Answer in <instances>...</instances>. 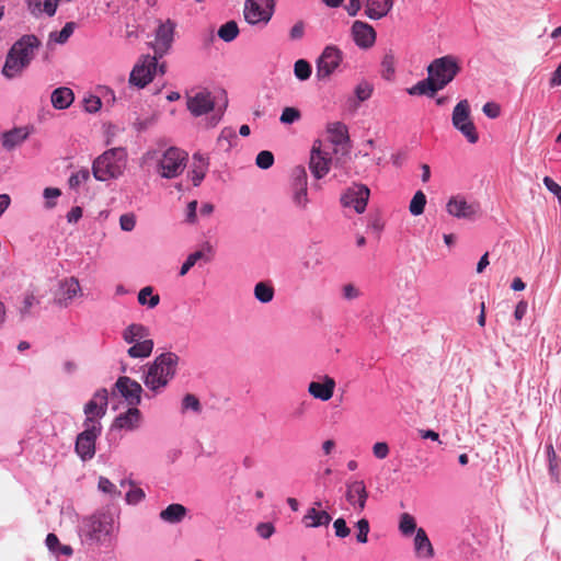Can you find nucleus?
<instances>
[{"instance_id": "obj_1", "label": "nucleus", "mask_w": 561, "mask_h": 561, "mask_svg": "<svg viewBox=\"0 0 561 561\" xmlns=\"http://www.w3.org/2000/svg\"><path fill=\"white\" fill-rule=\"evenodd\" d=\"M41 45V41L33 34H26L19 38L7 54L2 75L8 79L21 75L30 66Z\"/></svg>"}, {"instance_id": "obj_12", "label": "nucleus", "mask_w": 561, "mask_h": 561, "mask_svg": "<svg viewBox=\"0 0 561 561\" xmlns=\"http://www.w3.org/2000/svg\"><path fill=\"white\" fill-rule=\"evenodd\" d=\"M343 53L336 46H327L317 61V77L328 79L339 67Z\"/></svg>"}, {"instance_id": "obj_32", "label": "nucleus", "mask_w": 561, "mask_h": 561, "mask_svg": "<svg viewBox=\"0 0 561 561\" xmlns=\"http://www.w3.org/2000/svg\"><path fill=\"white\" fill-rule=\"evenodd\" d=\"M438 90L440 89L437 88L434 79L428 75L426 79L419 81L416 84L409 88L407 92L410 95H428L432 98Z\"/></svg>"}, {"instance_id": "obj_19", "label": "nucleus", "mask_w": 561, "mask_h": 561, "mask_svg": "<svg viewBox=\"0 0 561 561\" xmlns=\"http://www.w3.org/2000/svg\"><path fill=\"white\" fill-rule=\"evenodd\" d=\"M174 24L168 21L161 24L156 32V41L152 44L154 56L161 58L170 49L173 42Z\"/></svg>"}, {"instance_id": "obj_39", "label": "nucleus", "mask_w": 561, "mask_h": 561, "mask_svg": "<svg viewBox=\"0 0 561 561\" xmlns=\"http://www.w3.org/2000/svg\"><path fill=\"white\" fill-rule=\"evenodd\" d=\"M238 34L239 27L234 21H229L222 24L218 30V36L227 43L232 42Z\"/></svg>"}, {"instance_id": "obj_37", "label": "nucleus", "mask_w": 561, "mask_h": 561, "mask_svg": "<svg viewBox=\"0 0 561 561\" xmlns=\"http://www.w3.org/2000/svg\"><path fill=\"white\" fill-rule=\"evenodd\" d=\"M153 289L150 286L144 287L138 293V302L142 306H148L149 308H154L160 302L159 295H153Z\"/></svg>"}, {"instance_id": "obj_50", "label": "nucleus", "mask_w": 561, "mask_h": 561, "mask_svg": "<svg viewBox=\"0 0 561 561\" xmlns=\"http://www.w3.org/2000/svg\"><path fill=\"white\" fill-rule=\"evenodd\" d=\"M255 163L260 169L266 170L274 163V154L268 150H263L257 153Z\"/></svg>"}, {"instance_id": "obj_52", "label": "nucleus", "mask_w": 561, "mask_h": 561, "mask_svg": "<svg viewBox=\"0 0 561 561\" xmlns=\"http://www.w3.org/2000/svg\"><path fill=\"white\" fill-rule=\"evenodd\" d=\"M156 123V115L152 114L146 118L136 117L133 122V127L138 131L142 133L153 126Z\"/></svg>"}, {"instance_id": "obj_28", "label": "nucleus", "mask_w": 561, "mask_h": 561, "mask_svg": "<svg viewBox=\"0 0 561 561\" xmlns=\"http://www.w3.org/2000/svg\"><path fill=\"white\" fill-rule=\"evenodd\" d=\"M331 520L332 517L327 511H320L316 507L309 508L306 515L302 517V523L305 526L311 528L328 526Z\"/></svg>"}, {"instance_id": "obj_51", "label": "nucleus", "mask_w": 561, "mask_h": 561, "mask_svg": "<svg viewBox=\"0 0 561 561\" xmlns=\"http://www.w3.org/2000/svg\"><path fill=\"white\" fill-rule=\"evenodd\" d=\"M381 67H382V77L386 80H390L394 73V57L391 54L385 55V57L381 61Z\"/></svg>"}, {"instance_id": "obj_60", "label": "nucleus", "mask_w": 561, "mask_h": 561, "mask_svg": "<svg viewBox=\"0 0 561 561\" xmlns=\"http://www.w3.org/2000/svg\"><path fill=\"white\" fill-rule=\"evenodd\" d=\"M389 446L385 442H378L373 446V454L378 459H385L389 455Z\"/></svg>"}, {"instance_id": "obj_40", "label": "nucleus", "mask_w": 561, "mask_h": 561, "mask_svg": "<svg viewBox=\"0 0 561 561\" xmlns=\"http://www.w3.org/2000/svg\"><path fill=\"white\" fill-rule=\"evenodd\" d=\"M426 196L422 191H417L412 197L409 210L413 216H420L424 213Z\"/></svg>"}, {"instance_id": "obj_42", "label": "nucleus", "mask_w": 561, "mask_h": 561, "mask_svg": "<svg viewBox=\"0 0 561 561\" xmlns=\"http://www.w3.org/2000/svg\"><path fill=\"white\" fill-rule=\"evenodd\" d=\"M199 260H205L206 262L209 261V259H207L205 256V252L204 251H195L193 253H191L185 262L182 264L181 266V270H180V275L181 276H184L185 274H187V272L199 261Z\"/></svg>"}, {"instance_id": "obj_43", "label": "nucleus", "mask_w": 561, "mask_h": 561, "mask_svg": "<svg viewBox=\"0 0 561 561\" xmlns=\"http://www.w3.org/2000/svg\"><path fill=\"white\" fill-rule=\"evenodd\" d=\"M237 138L236 131L231 127H226L221 130L217 144L219 147H221L225 151H229L232 147V140Z\"/></svg>"}, {"instance_id": "obj_2", "label": "nucleus", "mask_w": 561, "mask_h": 561, "mask_svg": "<svg viewBox=\"0 0 561 561\" xmlns=\"http://www.w3.org/2000/svg\"><path fill=\"white\" fill-rule=\"evenodd\" d=\"M114 530L115 520L110 512H98L84 517L79 525V536L88 545L107 546Z\"/></svg>"}, {"instance_id": "obj_59", "label": "nucleus", "mask_w": 561, "mask_h": 561, "mask_svg": "<svg viewBox=\"0 0 561 561\" xmlns=\"http://www.w3.org/2000/svg\"><path fill=\"white\" fill-rule=\"evenodd\" d=\"M145 499V492L140 488H133L126 494L129 504H137Z\"/></svg>"}, {"instance_id": "obj_6", "label": "nucleus", "mask_w": 561, "mask_h": 561, "mask_svg": "<svg viewBox=\"0 0 561 561\" xmlns=\"http://www.w3.org/2000/svg\"><path fill=\"white\" fill-rule=\"evenodd\" d=\"M84 431L78 434L75 450L82 461L92 459L95 455V442L102 433V424L98 420L85 419Z\"/></svg>"}, {"instance_id": "obj_16", "label": "nucleus", "mask_w": 561, "mask_h": 561, "mask_svg": "<svg viewBox=\"0 0 561 561\" xmlns=\"http://www.w3.org/2000/svg\"><path fill=\"white\" fill-rule=\"evenodd\" d=\"M446 210L459 219H473L479 211V204L469 203L463 196L456 195L448 201Z\"/></svg>"}, {"instance_id": "obj_25", "label": "nucleus", "mask_w": 561, "mask_h": 561, "mask_svg": "<svg viewBox=\"0 0 561 561\" xmlns=\"http://www.w3.org/2000/svg\"><path fill=\"white\" fill-rule=\"evenodd\" d=\"M393 0H366L365 14L370 20H380L391 11Z\"/></svg>"}, {"instance_id": "obj_9", "label": "nucleus", "mask_w": 561, "mask_h": 561, "mask_svg": "<svg viewBox=\"0 0 561 561\" xmlns=\"http://www.w3.org/2000/svg\"><path fill=\"white\" fill-rule=\"evenodd\" d=\"M453 125L458 129L470 144H476L479 139L476 126L470 119V105L468 100H461L454 107L451 116Z\"/></svg>"}, {"instance_id": "obj_31", "label": "nucleus", "mask_w": 561, "mask_h": 561, "mask_svg": "<svg viewBox=\"0 0 561 561\" xmlns=\"http://www.w3.org/2000/svg\"><path fill=\"white\" fill-rule=\"evenodd\" d=\"M187 514V508L179 503H173L162 510L159 514L160 518L168 524L181 523Z\"/></svg>"}, {"instance_id": "obj_26", "label": "nucleus", "mask_w": 561, "mask_h": 561, "mask_svg": "<svg viewBox=\"0 0 561 561\" xmlns=\"http://www.w3.org/2000/svg\"><path fill=\"white\" fill-rule=\"evenodd\" d=\"M81 293L79 280L76 277L65 279L60 286V296L56 298V301L64 307H67L69 302Z\"/></svg>"}, {"instance_id": "obj_27", "label": "nucleus", "mask_w": 561, "mask_h": 561, "mask_svg": "<svg viewBox=\"0 0 561 561\" xmlns=\"http://www.w3.org/2000/svg\"><path fill=\"white\" fill-rule=\"evenodd\" d=\"M414 550L417 558L431 559L434 557L433 546L423 528H419L416 530Z\"/></svg>"}, {"instance_id": "obj_24", "label": "nucleus", "mask_w": 561, "mask_h": 561, "mask_svg": "<svg viewBox=\"0 0 561 561\" xmlns=\"http://www.w3.org/2000/svg\"><path fill=\"white\" fill-rule=\"evenodd\" d=\"M331 159L325 157L319 148L313 146L309 168L316 179H322L329 172Z\"/></svg>"}, {"instance_id": "obj_10", "label": "nucleus", "mask_w": 561, "mask_h": 561, "mask_svg": "<svg viewBox=\"0 0 561 561\" xmlns=\"http://www.w3.org/2000/svg\"><path fill=\"white\" fill-rule=\"evenodd\" d=\"M275 0H245L244 19L251 25H266L273 16Z\"/></svg>"}, {"instance_id": "obj_63", "label": "nucleus", "mask_w": 561, "mask_h": 561, "mask_svg": "<svg viewBox=\"0 0 561 561\" xmlns=\"http://www.w3.org/2000/svg\"><path fill=\"white\" fill-rule=\"evenodd\" d=\"M256 531L260 537L267 539L274 534L275 528L271 523H260L256 526Z\"/></svg>"}, {"instance_id": "obj_8", "label": "nucleus", "mask_w": 561, "mask_h": 561, "mask_svg": "<svg viewBox=\"0 0 561 561\" xmlns=\"http://www.w3.org/2000/svg\"><path fill=\"white\" fill-rule=\"evenodd\" d=\"M289 195L291 203L297 209H307L309 204L308 175L302 165H296L290 172Z\"/></svg>"}, {"instance_id": "obj_47", "label": "nucleus", "mask_w": 561, "mask_h": 561, "mask_svg": "<svg viewBox=\"0 0 561 561\" xmlns=\"http://www.w3.org/2000/svg\"><path fill=\"white\" fill-rule=\"evenodd\" d=\"M355 526L357 528L356 540L359 543H366L368 541V534L370 530L369 522L366 518H362Z\"/></svg>"}, {"instance_id": "obj_58", "label": "nucleus", "mask_w": 561, "mask_h": 561, "mask_svg": "<svg viewBox=\"0 0 561 561\" xmlns=\"http://www.w3.org/2000/svg\"><path fill=\"white\" fill-rule=\"evenodd\" d=\"M548 460H549V470L552 476H558V456L553 449V446L551 444L546 446Z\"/></svg>"}, {"instance_id": "obj_17", "label": "nucleus", "mask_w": 561, "mask_h": 561, "mask_svg": "<svg viewBox=\"0 0 561 561\" xmlns=\"http://www.w3.org/2000/svg\"><path fill=\"white\" fill-rule=\"evenodd\" d=\"M108 392L105 388L99 389L92 399L84 405L85 419L96 420L102 419L107 411Z\"/></svg>"}, {"instance_id": "obj_5", "label": "nucleus", "mask_w": 561, "mask_h": 561, "mask_svg": "<svg viewBox=\"0 0 561 561\" xmlns=\"http://www.w3.org/2000/svg\"><path fill=\"white\" fill-rule=\"evenodd\" d=\"M145 160L158 159L157 172L164 179H174L185 169L187 153L176 147L168 148L161 157L157 150H149L144 156Z\"/></svg>"}, {"instance_id": "obj_55", "label": "nucleus", "mask_w": 561, "mask_h": 561, "mask_svg": "<svg viewBox=\"0 0 561 561\" xmlns=\"http://www.w3.org/2000/svg\"><path fill=\"white\" fill-rule=\"evenodd\" d=\"M136 226V216L133 213L123 214L119 217V227L123 231H131Z\"/></svg>"}, {"instance_id": "obj_29", "label": "nucleus", "mask_w": 561, "mask_h": 561, "mask_svg": "<svg viewBox=\"0 0 561 561\" xmlns=\"http://www.w3.org/2000/svg\"><path fill=\"white\" fill-rule=\"evenodd\" d=\"M150 331L147 327L140 323H131L122 333L123 340L127 344L137 343L142 340L150 339Z\"/></svg>"}, {"instance_id": "obj_34", "label": "nucleus", "mask_w": 561, "mask_h": 561, "mask_svg": "<svg viewBox=\"0 0 561 561\" xmlns=\"http://www.w3.org/2000/svg\"><path fill=\"white\" fill-rule=\"evenodd\" d=\"M131 344L133 345L127 350V354L131 358H146L150 356L154 345L151 339Z\"/></svg>"}, {"instance_id": "obj_18", "label": "nucleus", "mask_w": 561, "mask_h": 561, "mask_svg": "<svg viewBox=\"0 0 561 561\" xmlns=\"http://www.w3.org/2000/svg\"><path fill=\"white\" fill-rule=\"evenodd\" d=\"M187 108L194 116H202L214 108V99L207 90L187 96Z\"/></svg>"}, {"instance_id": "obj_11", "label": "nucleus", "mask_w": 561, "mask_h": 561, "mask_svg": "<svg viewBox=\"0 0 561 561\" xmlns=\"http://www.w3.org/2000/svg\"><path fill=\"white\" fill-rule=\"evenodd\" d=\"M158 68V57L147 55L141 64H137L129 76V83L137 88H145L153 79Z\"/></svg>"}, {"instance_id": "obj_36", "label": "nucleus", "mask_w": 561, "mask_h": 561, "mask_svg": "<svg viewBox=\"0 0 561 561\" xmlns=\"http://www.w3.org/2000/svg\"><path fill=\"white\" fill-rule=\"evenodd\" d=\"M275 295L274 287L267 282H259L254 286V297L262 304H268Z\"/></svg>"}, {"instance_id": "obj_3", "label": "nucleus", "mask_w": 561, "mask_h": 561, "mask_svg": "<svg viewBox=\"0 0 561 561\" xmlns=\"http://www.w3.org/2000/svg\"><path fill=\"white\" fill-rule=\"evenodd\" d=\"M180 357L172 352L162 353L148 366L144 383L157 392L174 378Z\"/></svg>"}, {"instance_id": "obj_15", "label": "nucleus", "mask_w": 561, "mask_h": 561, "mask_svg": "<svg viewBox=\"0 0 561 561\" xmlns=\"http://www.w3.org/2000/svg\"><path fill=\"white\" fill-rule=\"evenodd\" d=\"M368 495L366 484L363 480L346 482L345 499L357 513H362L365 510Z\"/></svg>"}, {"instance_id": "obj_13", "label": "nucleus", "mask_w": 561, "mask_h": 561, "mask_svg": "<svg viewBox=\"0 0 561 561\" xmlns=\"http://www.w3.org/2000/svg\"><path fill=\"white\" fill-rule=\"evenodd\" d=\"M370 191L364 184H353L341 196L344 207H353L357 214L365 211Z\"/></svg>"}, {"instance_id": "obj_7", "label": "nucleus", "mask_w": 561, "mask_h": 561, "mask_svg": "<svg viewBox=\"0 0 561 561\" xmlns=\"http://www.w3.org/2000/svg\"><path fill=\"white\" fill-rule=\"evenodd\" d=\"M459 71L460 66L456 57L451 55L437 58L427 67L428 75L440 90L451 82Z\"/></svg>"}, {"instance_id": "obj_64", "label": "nucleus", "mask_w": 561, "mask_h": 561, "mask_svg": "<svg viewBox=\"0 0 561 561\" xmlns=\"http://www.w3.org/2000/svg\"><path fill=\"white\" fill-rule=\"evenodd\" d=\"M305 35V23L302 21H298L289 32V37L293 41L301 39Z\"/></svg>"}, {"instance_id": "obj_49", "label": "nucleus", "mask_w": 561, "mask_h": 561, "mask_svg": "<svg viewBox=\"0 0 561 561\" xmlns=\"http://www.w3.org/2000/svg\"><path fill=\"white\" fill-rule=\"evenodd\" d=\"M36 304H39V301L35 298L33 294L25 295L23 299V306L19 310L21 320H24L26 317L31 316V309Z\"/></svg>"}, {"instance_id": "obj_56", "label": "nucleus", "mask_w": 561, "mask_h": 561, "mask_svg": "<svg viewBox=\"0 0 561 561\" xmlns=\"http://www.w3.org/2000/svg\"><path fill=\"white\" fill-rule=\"evenodd\" d=\"M333 528L335 536L339 538H346L351 533V529L347 527L345 519L342 517L334 520Z\"/></svg>"}, {"instance_id": "obj_53", "label": "nucleus", "mask_w": 561, "mask_h": 561, "mask_svg": "<svg viewBox=\"0 0 561 561\" xmlns=\"http://www.w3.org/2000/svg\"><path fill=\"white\" fill-rule=\"evenodd\" d=\"M373 93V85L368 82H360L355 88V94L358 101L364 102L370 98Z\"/></svg>"}, {"instance_id": "obj_14", "label": "nucleus", "mask_w": 561, "mask_h": 561, "mask_svg": "<svg viewBox=\"0 0 561 561\" xmlns=\"http://www.w3.org/2000/svg\"><path fill=\"white\" fill-rule=\"evenodd\" d=\"M118 392L130 407H137L141 402L142 387L136 380L129 377H119L113 388L112 393Z\"/></svg>"}, {"instance_id": "obj_21", "label": "nucleus", "mask_w": 561, "mask_h": 561, "mask_svg": "<svg viewBox=\"0 0 561 561\" xmlns=\"http://www.w3.org/2000/svg\"><path fill=\"white\" fill-rule=\"evenodd\" d=\"M33 127L22 126L14 127L8 131H4L1 137L2 147L7 151H11L14 148L21 146L32 134Z\"/></svg>"}, {"instance_id": "obj_30", "label": "nucleus", "mask_w": 561, "mask_h": 561, "mask_svg": "<svg viewBox=\"0 0 561 561\" xmlns=\"http://www.w3.org/2000/svg\"><path fill=\"white\" fill-rule=\"evenodd\" d=\"M75 100V94L70 88L60 87L53 91L50 95L51 104L57 110L68 108Z\"/></svg>"}, {"instance_id": "obj_33", "label": "nucleus", "mask_w": 561, "mask_h": 561, "mask_svg": "<svg viewBox=\"0 0 561 561\" xmlns=\"http://www.w3.org/2000/svg\"><path fill=\"white\" fill-rule=\"evenodd\" d=\"M328 131L331 135L332 142L335 145L342 146L350 141L347 127L343 123L335 122L329 124Z\"/></svg>"}, {"instance_id": "obj_54", "label": "nucleus", "mask_w": 561, "mask_h": 561, "mask_svg": "<svg viewBox=\"0 0 561 561\" xmlns=\"http://www.w3.org/2000/svg\"><path fill=\"white\" fill-rule=\"evenodd\" d=\"M43 195L46 198L45 207L50 209L55 207L56 202H54V199L61 195V191L56 187H46L43 192Z\"/></svg>"}, {"instance_id": "obj_35", "label": "nucleus", "mask_w": 561, "mask_h": 561, "mask_svg": "<svg viewBox=\"0 0 561 561\" xmlns=\"http://www.w3.org/2000/svg\"><path fill=\"white\" fill-rule=\"evenodd\" d=\"M46 546L55 556L70 557L73 552L72 548L68 545H61L55 534H48L46 537Z\"/></svg>"}, {"instance_id": "obj_61", "label": "nucleus", "mask_w": 561, "mask_h": 561, "mask_svg": "<svg viewBox=\"0 0 561 561\" xmlns=\"http://www.w3.org/2000/svg\"><path fill=\"white\" fill-rule=\"evenodd\" d=\"M543 184L547 187V190L550 191L561 204V186L549 176L543 178Z\"/></svg>"}, {"instance_id": "obj_23", "label": "nucleus", "mask_w": 561, "mask_h": 561, "mask_svg": "<svg viewBox=\"0 0 561 561\" xmlns=\"http://www.w3.org/2000/svg\"><path fill=\"white\" fill-rule=\"evenodd\" d=\"M335 389V381L329 376H324L323 381H311L308 386V392L316 399L328 401L332 398Z\"/></svg>"}, {"instance_id": "obj_57", "label": "nucleus", "mask_w": 561, "mask_h": 561, "mask_svg": "<svg viewBox=\"0 0 561 561\" xmlns=\"http://www.w3.org/2000/svg\"><path fill=\"white\" fill-rule=\"evenodd\" d=\"M84 110L88 113H96L102 105L101 99L95 95H90L83 100Z\"/></svg>"}, {"instance_id": "obj_38", "label": "nucleus", "mask_w": 561, "mask_h": 561, "mask_svg": "<svg viewBox=\"0 0 561 561\" xmlns=\"http://www.w3.org/2000/svg\"><path fill=\"white\" fill-rule=\"evenodd\" d=\"M77 24L75 22H67L59 32H51L49 34V41L57 44H65L72 35Z\"/></svg>"}, {"instance_id": "obj_20", "label": "nucleus", "mask_w": 561, "mask_h": 561, "mask_svg": "<svg viewBox=\"0 0 561 561\" xmlns=\"http://www.w3.org/2000/svg\"><path fill=\"white\" fill-rule=\"evenodd\" d=\"M351 31L355 44L360 48H370L376 42V31L366 22L355 21Z\"/></svg>"}, {"instance_id": "obj_44", "label": "nucleus", "mask_w": 561, "mask_h": 561, "mask_svg": "<svg viewBox=\"0 0 561 561\" xmlns=\"http://www.w3.org/2000/svg\"><path fill=\"white\" fill-rule=\"evenodd\" d=\"M191 410L195 412L196 414H199L202 412V403L199 399L192 393H186L182 399V412Z\"/></svg>"}, {"instance_id": "obj_22", "label": "nucleus", "mask_w": 561, "mask_h": 561, "mask_svg": "<svg viewBox=\"0 0 561 561\" xmlns=\"http://www.w3.org/2000/svg\"><path fill=\"white\" fill-rule=\"evenodd\" d=\"M142 421V414L136 407H130L125 413L117 415L113 427L117 430L135 431Z\"/></svg>"}, {"instance_id": "obj_62", "label": "nucleus", "mask_w": 561, "mask_h": 561, "mask_svg": "<svg viewBox=\"0 0 561 561\" xmlns=\"http://www.w3.org/2000/svg\"><path fill=\"white\" fill-rule=\"evenodd\" d=\"M482 111L490 118H496L501 113L500 105L494 102L485 103L482 107Z\"/></svg>"}, {"instance_id": "obj_4", "label": "nucleus", "mask_w": 561, "mask_h": 561, "mask_svg": "<svg viewBox=\"0 0 561 561\" xmlns=\"http://www.w3.org/2000/svg\"><path fill=\"white\" fill-rule=\"evenodd\" d=\"M126 167V151L124 148H112L98 157L92 165L93 176L98 181H107L121 176Z\"/></svg>"}, {"instance_id": "obj_41", "label": "nucleus", "mask_w": 561, "mask_h": 561, "mask_svg": "<svg viewBox=\"0 0 561 561\" xmlns=\"http://www.w3.org/2000/svg\"><path fill=\"white\" fill-rule=\"evenodd\" d=\"M399 529L402 533V535L410 536L413 533L416 534V530L419 528H416V523H415L414 517L412 515H410L409 513H403L400 517Z\"/></svg>"}, {"instance_id": "obj_45", "label": "nucleus", "mask_w": 561, "mask_h": 561, "mask_svg": "<svg viewBox=\"0 0 561 561\" xmlns=\"http://www.w3.org/2000/svg\"><path fill=\"white\" fill-rule=\"evenodd\" d=\"M294 72L297 79L305 81L311 76V65L305 59H299L295 62Z\"/></svg>"}, {"instance_id": "obj_48", "label": "nucleus", "mask_w": 561, "mask_h": 561, "mask_svg": "<svg viewBox=\"0 0 561 561\" xmlns=\"http://www.w3.org/2000/svg\"><path fill=\"white\" fill-rule=\"evenodd\" d=\"M90 179V172L88 169H81L77 173H73L69 178L70 188H78L82 183H85Z\"/></svg>"}, {"instance_id": "obj_46", "label": "nucleus", "mask_w": 561, "mask_h": 561, "mask_svg": "<svg viewBox=\"0 0 561 561\" xmlns=\"http://www.w3.org/2000/svg\"><path fill=\"white\" fill-rule=\"evenodd\" d=\"M301 118V113L298 108L287 106L283 110L279 121L282 124L289 125Z\"/></svg>"}]
</instances>
